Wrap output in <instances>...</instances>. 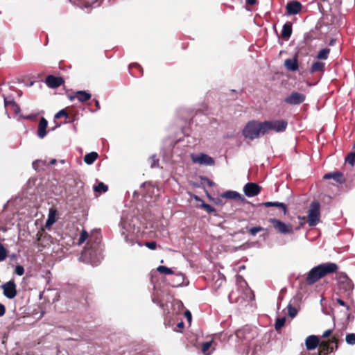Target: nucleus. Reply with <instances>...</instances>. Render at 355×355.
I'll return each instance as SVG.
<instances>
[{
    "label": "nucleus",
    "instance_id": "35",
    "mask_svg": "<svg viewBox=\"0 0 355 355\" xmlns=\"http://www.w3.org/2000/svg\"><path fill=\"white\" fill-rule=\"evenodd\" d=\"M345 162L353 166L355 164V152L349 153L345 157Z\"/></svg>",
    "mask_w": 355,
    "mask_h": 355
},
{
    "label": "nucleus",
    "instance_id": "37",
    "mask_svg": "<svg viewBox=\"0 0 355 355\" xmlns=\"http://www.w3.org/2000/svg\"><path fill=\"white\" fill-rule=\"evenodd\" d=\"M7 257V250L4 248L3 245L0 243V261L6 259Z\"/></svg>",
    "mask_w": 355,
    "mask_h": 355
},
{
    "label": "nucleus",
    "instance_id": "27",
    "mask_svg": "<svg viewBox=\"0 0 355 355\" xmlns=\"http://www.w3.org/2000/svg\"><path fill=\"white\" fill-rule=\"evenodd\" d=\"M246 230V231L248 232H249V234H250V235L252 236H255L257 233L261 232V231H266L267 230L261 227V226H257V227H251V228H249L248 227H246L245 228Z\"/></svg>",
    "mask_w": 355,
    "mask_h": 355
},
{
    "label": "nucleus",
    "instance_id": "38",
    "mask_svg": "<svg viewBox=\"0 0 355 355\" xmlns=\"http://www.w3.org/2000/svg\"><path fill=\"white\" fill-rule=\"evenodd\" d=\"M346 342L349 345L355 344V334H347L345 337Z\"/></svg>",
    "mask_w": 355,
    "mask_h": 355
},
{
    "label": "nucleus",
    "instance_id": "17",
    "mask_svg": "<svg viewBox=\"0 0 355 355\" xmlns=\"http://www.w3.org/2000/svg\"><path fill=\"white\" fill-rule=\"evenodd\" d=\"M76 98L80 102H85L90 99L91 94L86 91H77L74 96H71L70 99Z\"/></svg>",
    "mask_w": 355,
    "mask_h": 355
},
{
    "label": "nucleus",
    "instance_id": "11",
    "mask_svg": "<svg viewBox=\"0 0 355 355\" xmlns=\"http://www.w3.org/2000/svg\"><path fill=\"white\" fill-rule=\"evenodd\" d=\"M261 187L254 182H248L243 187V191L248 197L257 196L261 191Z\"/></svg>",
    "mask_w": 355,
    "mask_h": 355
},
{
    "label": "nucleus",
    "instance_id": "49",
    "mask_svg": "<svg viewBox=\"0 0 355 355\" xmlns=\"http://www.w3.org/2000/svg\"><path fill=\"white\" fill-rule=\"evenodd\" d=\"M95 105L96 107V110H98L101 109L99 101L98 100H95Z\"/></svg>",
    "mask_w": 355,
    "mask_h": 355
},
{
    "label": "nucleus",
    "instance_id": "22",
    "mask_svg": "<svg viewBox=\"0 0 355 355\" xmlns=\"http://www.w3.org/2000/svg\"><path fill=\"white\" fill-rule=\"evenodd\" d=\"M292 33V26L290 23H286L282 30V37L285 39L288 40Z\"/></svg>",
    "mask_w": 355,
    "mask_h": 355
},
{
    "label": "nucleus",
    "instance_id": "41",
    "mask_svg": "<svg viewBox=\"0 0 355 355\" xmlns=\"http://www.w3.org/2000/svg\"><path fill=\"white\" fill-rule=\"evenodd\" d=\"M145 245L150 250H155L157 248V243L155 241L146 242Z\"/></svg>",
    "mask_w": 355,
    "mask_h": 355
},
{
    "label": "nucleus",
    "instance_id": "48",
    "mask_svg": "<svg viewBox=\"0 0 355 355\" xmlns=\"http://www.w3.org/2000/svg\"><path fill=\"white\" fill-rule=\"evenodd\" d=\"M177 327H178V329H183V328L184 327V322H182H182H180L178 323V324H177Z\"/></svg>",
    "mask_w": 355,
    "mask_h": 355
},
{
    "label": "nucleus",
    "instance_id": "23",
    "mask_svg": "<svg viewBox=\"0 0 355 355\" xmlns=\"http://www.w3.org/2000/svg\"><path fill=\"white\" fill-rule=\"evenodd\" d=\"M98 155L96 152H92L89 153H87L84 157V161L87 164H93L95 160L98 158Z\"/></svg>",
    "mask_w": 355,
    "mask_h": 355
},
{
    "label": "nucleus",
    "instance_id": "6",
    "mask_svg": "<svg viewBox=\"0 0 355 355\" xmlns=\"http://www.w3.org/2000/svg\"><path fill=\"white\" fill-rule=\"evenodd\" d=\"M191 159L193 163L200 165L214 166L215 164L214 159L205 153L191 154Z\"/></svg>",
    "mask_w": 355,
    "mask_h": 355
},
{
    "label": "nucleus",
    "instance_id": "14",
    "mask_svg": "<svg viewBox=\"0 0 355 355\" xmlns=\"http://www.w3.org/2000/svg\"><path fill=\"white\" fill-rule=\"evenodd\" d=\"M286 11L288 15H296L302 10V5L298 1H291L286 4Z\"/></svg>",
    "mask_w": 355,
    "mask_h": 355
},
{
    "label": "nucleus",
    "instance_id": "1",
    "mask_svg": "<svg viewBox=\"0 0 355 355\" xmlns=\"http://www.w3.org/2000/svg\"><path fill=\"white\" fill-rule=\"evenodd\" d=\"M339 335L336 334L329 340H320L317 336H308L305 340V345L308 350L315 349L318 347V355H328L336 351L339 347Z\"/></svg>",
    "mask_w": 355,
    "mask_h": 355
},
{
    "label": "nucleus",
    "instance_id": "33",
    "mask_svg": "<svg viewBox=\"0 0 355 355\" xmlns=\"http://www.w3.org/2000/svg\"><path fill=\"white\" fill-rule=\"evenodd\" d=\"M89 238V234L88 232L85 230H83L81 233H80V237L78 239V245H81L82 243H83L87 239Z\"/></svg>",
    "mask_w": 355,
    "mask_h": 355
},
{
    "label": "nucleus",
    "instance_id": "18",
    "mask_svg": "<svg viewBox=\"0 0 355 355\" xmlns=\"http://www.w3.org/2000/svg\"><path fill=\"white\" fill-rule=\"evenodd\" d=\"M284 66L291 71H295L298 69V62L296 58H288L285 60Z\"/></svg>",
    "mask_w": 355,
    "mask_h": 355
},
{
    "label": "nucleus",
    "instance_id": "51",
    "mask_svg": "<svg viewBox=\"0 0 355 355\" xmlns=\"http://www.w3.org/2000/svg\"><path fill=\"white\" fill-rule=\"evenodd\" d=\"M39 135V137H40L41 139H42V138H44V136H46V135Z\"/></svg>",
    "mask_w": 355,
    "mask_h": 355
},
{
    "label": "nucleus",
    "instance_id": "8",
    "mask_svg": "<svg viewBox=\"0 0 355 355\" xmlns=\"http://www.w3.org/2000/svg\"><path fill=\"white\" fill-rule=\"evenodd\" d=\"M318 267L322 278L326 275L336 272L338 269V265L331 262L319 264Z\"/></svg>",
    "mask_w": 355,
    "mask_h": 355
},
{
    "label": "nucleus",
    "instance_id": "9",
    "mask_svg": "<svg viewBox=\"0 0 355 355\" xmlns=\"http://www.w3.org/2000/svg\"><path fill=\"white\" fill-rule=\"evenodd\" d=\"M306 96L302 93L293 92L284 98V102L289 105H299L305 101Z\"/></svg>",
    "mask_w": 355,
    "mask_h": 355
},
{
    "label": "nucleus",
    "instance_id": "4",
    "mask_svg": "<svg viewBox=\"0 0 355 355\" xmlns=\"http://www.w3.org/2000/svg\"><path fill=\"white\" fill-rule=\"evenodd\" d=\"M268 221L272 224L275 230L279 234H292L293 232V226L291 224H286L280 220L276 218H270Z\"/></svg>",
    "mask_w": 355,
    "mask_h": 355
},
{
    "label": "nucleus",
    "instance_id": "28",
    "mask_svg": "<svg viewBox=\"0 0 355 355\" xmlns=\"http://www.w3.org/2000/svg\"><path fill=\"white\" fill-rule=\"evenodd\" d=\"M94 190L95 192L101 193H105L108 190V187L105 185L103 182H99L97 185L94 187Z\"/></svg>",
    "mask_w": 355,
    "mask_h": 355
},
{
    "label": "nucleus",
    "instance_id": "36",
    "mask_svg": "<svg viewBox=\"0 0 355 355\" xmlns=\"http://www.w3.org/2000/svg\"><path fill=\"white\" fill-rule=\"evenodd\" d=\"M288 313L291 318H293L294 317L296 316L297 313V309L295 307L293 306L291 304H288Z\"/></svg>",
    "mask_w": 355,
    "mask_h": 355
},
{
    "label": "nucleus",
    "instance_id": "16",
    "mask_svg": "<svg viewBox=\"0 0 355 355\" xmlns=\"http://www.w3.org/2000/svg\"><path fill=\"white\" fill-rule=\"evenodd\" d=\"M221 197L227 199H234L243 202L245 200V198L239 193L234 191H227L221 195Z\"/></svg>",
    "mask_w": 355,
    "mask_h": 355
},
{
    "label": "nucleus",
    "instance_id": "3",
    "mask_svg": "<svg viewBox=\"0 0 355 355\" xmlns=\"http://www.w3.org/2000/svg\"><path fill=\"white\" fill-rule=\"evenodd\" d=\"M320 218V205L318 201H313L308 211L307 223L310 227H314L318 225Z\"/></svg>",
    "mask_w": 355,
    "mask_h": 355
},
{
    "label": "nucleus",
    "instance_id": "34",
    "mask_svg": "<svg viewBox=\"0 0 355 355\" xmlns=\"http://www.w3.org/2000/svg\"><path fill=\"white\" fill-rule=\"evenodd\" d=\"M260 135H243L244 136V141L246 142L247 144L250 145V141L258 139Z\"/></svg>",
    "mask_w": 355,
    "mask_h": 355
},
{
    "label": "nucleus",
    "instance_id": "32",
    "mask_svg": "<svg viewBox=\"0 0 355 355\" xmlns=\"http://www.w3.org/2000/svg\"><path fill=\"white\" fill-rule=\"evenodd\" d=\"M286 322V318H278L276 319L275 328L277 331H279L282 327H283Z\"/></svg>",
    "mask_w": 355,
    "mask_h": 355
},
{
    "label": "nucleus",
    "instance_id": "43",
    "mask_svg": "<svg viewBox=\"0 0 355 355\" xmlns=\"http://www.w3.org/2000/svg\"><path fill=\"white\" fill-rule=\"evenodd\" d=\"M203 207L205 209L206 211L211 213L214 211V208L208 204H203Z\"/></svg>",
    "mask_w": 355,
    "mask_h": 355
},
{
    "label": "nucleus",
    "instance_id": "12",
    "mask_svg": "<svg viewBox=\"0 0 355 355\" xmlns=\"http://www.w3.org/2000/svg\"><path fill=\"white\" fill-rule=\"evenodd\" d=\"M322 278L318 266L313 267L307 274L306 283L308 285H312Z\"/></svg>",
    "mask_w": 355,
    "mask_h": 355
},
{
    "label": "nucleus",
    "instance_id": "7",
    "mask_svg": "<svg viewBox=\"0 0 355 355\" xmlns=\"http://www.w3.org/2000/svg\"><path fill=\"white\" fill-rule=\"evenodd\" d=\"M3 295L8 299H13L17 294V285L13 279L1 286Z\"/></svg>",
    "mask_w": 355,
    "mask_h": 355
},
{
    "label": "nucleus",
    "instance_id": "46",
    "mask_svg": "<svg viewBox=\"0 0 355 355\" xmlns=\"http://www.w3.org/2000/svg\"><path fill=\"white\" fill-rule=\"evenodd\" d=\"M184 315L185 317L187 318V320L189 322H191V313L189 311H186L185 313H184Z\"/></svg>",
    "mask_w": 355,
    "mask_h": 355
},
{
    "label": "nucleus",
    "instance_id": "50",
    "mask_svg": "<svg viewBox=\"0 0 355 355\" xmlns=\"http://www.w3.org/2000/svg\"><path fill=\"white\" fill-rule=\"evenodd\" d=\"M37 166V161H35V162H33V167L34 168H36V167Z\"/></svg>",
    "mask_w": 355,
    "mask_h": 355
},
{
    "label": "nucleus",
    "instance_id": "47",
    "mask_svg": "<svg viewBox=\"0 0 355 355\" xmlns=\"http://www.w3.org/2000/svg\"><path fill=\"white\" fill-rule=\"evenodd\" d=\"M257 3V0H246V4L248 6H253Z\"/></svg>",
    "mask_w": 355,
    "mask_h": 355
},
{
    "label": "nucleus",
    "instance_id": "15",
    "mask_svg": "<svg viewBox=\"0 0 355 355\" xmlns=\"http://www.w3.org/2000/svg\"><path fill=\"white\" fill-rule=\"evenodd\" d=\"M69 119L67 111L63 109L55 114L54 122L56 124L55 127L59 126L62 123H66Z\"/></svg>",
    "mask_w": 355,
    "mask_h": 355
},
{
    "label": "nucleus",
    "instance_id": "2",
    "mask_svg": "<svg viewBox=\"0 0 355 355\" xmlns=\"http://www.w3.org/2000/svg\"><path fill=\"white\" fill-rule=\"evenodd\" d=\"M286 126L287 123L284 120L266 121L264 122L252 120L245 125L242 133H265L269 130L279 132L284 131Z\"/></svg>",
    "mask_w": 355,
    "mask_h": 355
},
{
    "label": "nucleus",
    "instance_id": "44",
    "mask_svg": "<svg viewBox=\"0 0 355 355\" xmlns=\"http://www.w3.org/2000/svg\"><path fill=\"white\" fill-rule=\"evenodd\" d=\"M152 159H153V162L151 164V167L154 168V167L157 166H158V163H159V159H155V156H153Z\"/></svg>",
    "mask_w": 355,
    "mask_h": 355
},
{
    "label": "nucleus",
    "instance_id": "53",
    "mask_svg": "<svg viewBox=\"0 0 355 355\" xmlns=\"http://www.w3.org/2000/svg\"><path fill=\"white\" fill-rule=\"evenodd\" d=\"M25 118H26V119H32V118H33V116H31V115H29V116H26Z\"/></svg>",
    "mask_w": 355,
    "mask_h": 355
},
{
    "label": "nucleus",
    "instance_id": "24",
    "mask_svg": "<svg viewBox=\"0 0 355 355\" xmlns=\"http://www.w3.org/2000/svg\"><path fill=\"white\" fill-rule=\"evenodd\" d=\"M213 340L202 343L201 345V352L204 355H210L211 352L209 349L212 346Z\"/></svg>",
    "mask_w": 355,
    "mask_h": 355
},
{
    "label": "nucleus",
    "instance_id": "13",
    "mask_svg": "<svg viewBox=\"0 0 355 355\" xmlns=\"http://www.w3.org/2000/svg\"><path fill=\"white\" fill-rule=\"evenodd\" d=\"M63 83L64 80L61 77H55L52 75L48 76L45 80V83L51 88H57L62 85Z\"/></svg>",
    "mask_w": 355,
    "mask_h": 355
},
{
    "label": "nucleus",
    "instance_id": "54",
    "mask_svg": "<svg viewBox=\"0 0 355 355\" xmlns=\"http://www.w3.org/2000/svg\"><path fill=\"white\" fill-rule=\"evenodd\" d=\"M55 162H56V161H55V159H53V160L51 162V164H54V163H55Z\"/></svg>",
    "mask_w": 355,
    "mask_h": 355
},
{
    "label": "nucleus",
    "instance_id": "10",
    "mask_svg": "<svg viewBox=\"0 0 355 355\" xmlns=\"http://www.w3.org/2000/svg\"><path fill=\"white\" fill-rule=\"evenodd\" d=\"M236 336L241 341L245 342V344H248V342L254 338V334L248 327L237 330L236 331Z\"/></svg>",
    "mask_w": 355,
    "mask_h": 355
},
{
    "label": "nucleus",
    "instance_id": "45",
    "mask_svg": "<svg viewBox=\"0 0 355 355\" xmlns=\"http://www.w3.org/2000/svg\"><path fill=\"white\" fill-rule=\"evenodd\" d=\"M6 313V307L0 303V317L3 316Z\"/></svg>",
    "mask_w": 355,
    "mask_h": 355
},
{
    "label": "nucleus",
    "instance_id": "55",
    "mask_svg": "<svg viewBox=\"0 0 355 355\" xmlns=\"http://www.w3.org/2000/svg\"><path fill=\"white\" fill-rule=\"evenodd\" d=\"M317 140H318V142H320V140H319V135H317Z\"/></svg>",
    "mask_w": 355,
    "mask_h": 355
},
{
    "label": "nucleus",
    "instance_id": "26",
    "mask_svg": "<svg viewBox=\"0 0 355 355\" xmlns=\"http://www.w3.org/2000/svg\"><path fill=\"white\" fill-rule=\"evenodd\" d=\"M48 122L44 118H42L38 125L37 133H46Z\"/></svg>",
    "mask_w": 355,
    "mask_h": 355
},
{
    "label": "nucleus",
    "instance_id": "40",
    "mask_svg": "<svg viewBox=\"0 0 355 355\" xmlns=\"http://www.w3.org/2000/svg\"><path fill=\"white\" fill-rule=\"evenodd\" d=\"M15 273L19 276H21L24 274V268L22 266L18 265L15 267Z\"/></svg>",
    "mask_w": 355,
    "mask_h": 355
},
{
    "label": "nucleus",
    "instance_id": "20",
    "mask_svg": "<svg viewBox=\"0 0 355 355\" xmlns=\"http://www.w3.org/2000/svg\"><path fill=\"white\" fill-rule=\"evenodd\" d=\"M325 69V64L321 61H316L313 62L310 67V72L311 73L321 72L323 73Z\"/></svg>",
    "mask_w": 355,
    "mask_h": 355
},
{
    "label": "nucleus",
    "instance_id": "52",
    "mask_svg": "<svg viewBox=\"0 0 355 355\" xmlns=\"http://www.w3.org/2000/svg\"><path fill=\"white\" fill-rule=\"evenodd\" d=\"M181 284H182V283H179V284H173L172 286H174V287H175V286H178L181 285Z\"/></svg>",
    "mask_w": 355,
    "mask_h": 355
},
{
    "label": "nucleus",
    "instance_id": "42",
    "mask_svg": "<svg viewBox=\"0 0 355 355\" xmlns=\"http://www.w3.org/2000/svg\"><path fill=\"white\" fill-rule=\"evenodd\" d=\"M336 300L339 305L342 306H345L347 310L349 309V306L347 305V304L343 300L337 298Z\"/></svg>",
    "mask_w": 355,
    "mask_h": 355
},
{
    "label": "nucleus",
    "instance_id": "39",
    "mask_svg": "<svg viewBox=\"0 0 355 355\" xmlns=\"http://www.w3.org/2000/svg\"><path fill=\"white\" fill-rule=\"evenodd\" d=\"M336 334H333V331L331 329H327L324 331L322 335V338H324V340L331 339V337Z\"/></svg>",
    "mask_w": 355,
    "mask_h": 355
},
{
    "label": "nucleus",
    "instance_id": "19",
    "mask_svg": "<svg viewBox=\"0 0 355 355\" xmlns=\"http://www.w3.org/2000/svg\"><path fill=\"white\" fill-rule=\"evenodd\" d=\"M324 179H334L337 182L342 183L345 182V178L343 174L340 172H333L326 173L324 177Z\"/></svg>",
    "mask_w": 355,
    "mask_h": 355
},
{
    "label": "nucleus",
    "instance_id": "30",
    "mask_svg": "<svg viewBox=\"0 0 355 355\" xmlns=\"http://www.w3.org/2000/svg\"><path fill=\"white\" fill-rule=\"evenodd\" d=\"M56 213V210L55 209H51L50 211H49V218L46 220V225L48 226V225H52L53 223H55V214Z\"/></svg>",
    "mask_w": 355,
    "mask_h": 355
},
{
    "label": "nucleus",
    "instance_id": "25",
    "mask_svg": "<svg viewBox=\"0 0 355 355\" xmlns=\"http://www.w3.org/2000/svg\"><path fill=\"white\" fill-rule=\"evenodd\" d=\"M330 49L329 48H324L319 51L317 54V59L318 60H327L329 57Z\"/></svg>",
    "mask_w": 355,
    "mask_h": 355
},
{
    "label": "nucleus",
    "instance_id": "21",
    "mask_svg": "<svg viewBox=\"0 0 355 355\" xmlns=\"http://www.w3.org/2000/svg\"><path fill=\"white\" fill-rule=\"evenodd\" d=\"M261 205L266 207H277L282 209L284 214L287 212V207L284 203L279 202H265L261 204Z\"/></svg>",
    "mask_w": 355,
    "mask_h": 355
},
{
    "label": "nucleus",
    "instance_id": "5",
    "mask_svg": "<svg viewBox=\"0 0 355 355\" xmlns=\"http://www.w3.org/2000/svg\"><path fill=\"white\" fill-rule=\"evenodd\" d=\"M338 288L344 292H351L354 288L352 281L347 277V275L341 272L338 276Z\"/></svg>",
    "mask_w": 355,
    "mask_h": 355
},
{
    "label": "nucleus",
    "instance_id": "31",
    "mask_svg": "<svg viewBox=\"0 0 355 355\" xmlns=\"http://www.w3.org/2000/svg\"><path fill=\"white\" fill-rule=\"evenodd\" d=\"M157 270L161 274L165 275H172L173 274V271L172 269L165 266H159L157 267Z\"/></svg>",
    "mask_w": 355,
    "mask_h": 355
},
{
    "label": "nucleus",
    "instance_id": "56",
    "mask_svg": "<svg viewBox=\"0 0 355 355\" xmlns=\"http://www.w3.org/2000/svg\"><path fill=\"white\" fill-rule=\"evenodd\" d=\"M354 148H355V142L354 143Z\"/></svg>",
    "mask_w": 355,
    "mask_h": 355
},
{
    "label": "nucleus",
    "instance_id": "29",
    "mask_svg": "<svg viewBox=\"0 0 355 355\" xmlns=\"http://www.w3.org/2000/svg\"><path fill=\"white\" fill-rule=\"evenodd\" d=\"M6 106H10L11 109L16 113L18 114L20 111L19 106L14 101H7L6 99L4 101Z\"/></svg>",
    "mask_w": 355,
    "mask_h": 355
}]
</instances>
